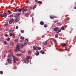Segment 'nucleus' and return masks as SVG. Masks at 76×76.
I'll list each match as a JSON object with an SVG mask.
<instances>
[{
	"label": "nucleus",
	"mask_w": 76,
	"mask_h": 76,
	"mask_svg": "<svg viewBox=\"0 0 76 76\" xmlns=\"http://www.w3.org/2000/svg\"><path fill=\"white\" fill-rule=\"evenodd\" d=\"M37 2L38 3H39V4H42V2L41 1H38Z\"/></svg>",
	"instance_id": "c85d7f7f"
},
{
	"label": "nucleus",
	"mask_w": 76,
	"mask_h": 76,
	"mask_svg": "<svg viewBox=\"0 0 76 76\" xmlns=\"http://www.w3.org/2000/svg\"><path fill=\"white\" fill-rule=\"evenodd\" d=\"M7 61L8 62V63L10 64L12 63V58L7 59Z\"/></svg>",
	"instance_id": "423d86ee"
},
{
	"label": "nucleus",
	"mask_w": 76,
	"mask_h": 76,
	"mask_svg": "<svg viewBox=\"0 0 76 76\" xmlns=\"http://www.w3.org/2000/svg\"><path fill=\"white\" fill-rule=\"evenodd\" d=\"M21 33H24V30H21Z\"/></svg>",
	"instance_id": "de8ad7c7"
},
{
	"label": "nucleus",
	"mask_w": 76,
	"mask_h": 76,
	"mask_svg": "<svg viewBox=\"0 0 76 76\" xmlns=\"http://www.w3.org/2000/svg\"><path fill=\"white\" fill-rule=\"evenodd\" d=\"M38 0H35L34 1L35 2H37L38 1Z\"/></svg>",
	"instance_id": "e2e57ef3"
},
{
	"label": "nucleus",
	"mask_w": 76,
	"mask_h": 76,
	"mask_svg": "<svg viewBox=\"0 0 76 76\" xmlns=\"http://www.w3.org/2000/svg\"><path fill=\"white\" fill-rule=\"evenodd\" d=\"M17 66H15V67H14V69H17Z\"/></svg>",
	"instance_id": "603ef678"
},
{
	"label": "nucleus",
	"mask_w": 76,
	"mask_h": 76,
	"mask_svg": "<svg viewBox=\"0 0 76 76\" xmlns=\"http://www.w3.org/2000/svg\"><path fill=\"white\" fill-rule=\"evenodd\" d=\"M21 52L22 53H25V50H21Z\"/></svg>",
	"instance_id": "f704fd0d"
},
{
	"label": "nucleus",
	"mask_w": 76,
	"mask_h": 76,
	"mask_svg": "<svg viewBox=\"0 0 76 76\" xmlns=\"http://www.w3.org/2000/svg\"><path fill=\"white\" fill-rule=\"evenodd\" d=\"M7 40L8 41H10V38H8L7 39Z\"/></svg>",
	"instance_id": "79ce46f5"
},
{
	"label": "nucleus",
	"mask_w": 76,
	"mask_h": 76,
	"mask_svg": "<svg viewBox=\"0 0 76 76\" xmlns=\"http://www.w3.org/2000/svg\"><path fill=\"white\" fill-rule=\"evenodd\" d=\"M61 45L63 47H64L66 46V43H61Z\"/></svg>",
	"instance_id": "0eeeda50"
},
{
	"label": "nucleus",
	"mask_w": 76,
	"mask_h": 76,
	"mask_svg": "<svg viewBox=\"0 0 76 76\" xmlns=\"http://www.w3.org/2000/svg\"><path fill=\"white\" fill-rule=\"evenodd\" d=\"M19 16L18 15V14H16V15L15 16V18H18Z\"/></svg>",
	"instance_id": "58836bf2"
},
{
	"label": "nucleus",
	"mask_w": 76,
	"mask_h": 76,
	"mask_svg": "<svg viewBox=\"0 0 76 76\" xmlns=\"http://www.w3.org/2000/svg\"><path fill=\"white\" fill-rule=\"evenodd\" d=\"M61 29L62 30H64V26L62 27L61 28Z\"/></svg>",
	"instance_id": "49530a36"
},
{
	"label": "nucleus",
	"mask_w": 76,
	"mask_h": 76,
	"mask_svg": "<svg viewBox=\"0 0 76 76\" xmlns=\"http://www.w3.org/2000/svg\"><path fill=\"white\" fill-rule=\"evenodd\" d=\"M21 14V13H18L17 14L18 15V16H20V14Z\"/></svg>",
	"instance_id": "ea45409f"
},
{
	"label": "nucleus",
	"mask_w": 76,
	"mask_h": 76,
	"mask_svg": "<svg viewBox=\"0 0 76 76\" xmlns=\"http://www.w3.org/2000/svg\"><path fill=\"white\" fill-rule=\"evenodd\" d=\"M61 31V29H60L57 32V33H59Z\"/></svg>",
	"instance_id": "8fccbe9b"
},
{
	"label": "nucleus",
	"mask_w": 76,
	"mask_h": 76,
	"mask_svg": "<svg viewBox=\"0 0 76 76\" xmlns=\"http://www.w3.org/2000/svg\"><path fill=\"white\" fill-rule=\"evenodd\" d=\"M0 73L1 74V75H3V71H0Z\"/></svg>",
	"instance_id": "a19ab883"
},
{
	"label": "nucleus",
	"mask_w": 76,
	"mask_h": 76,
	"mask_svg": "<svg viewBox=\"0 0 76 76\" xmlns=\"http://www.w3.org/2000/svg\"><path fill=\"white\" fill-rule=\"evenodd\" d=\"M37 53H35L36 56H39V52L37 51Z\"/></svg>",
	"instance_id": "412c9836"
},
{
	"label": "nucleus",
	"mask_w": 76,
	"mask_h": 76,
	"mask_svg": "<svg viewBox=\"0 0 76 76\" xmlns=\"http://www.w3.org/2000/svg\"><path fill=\"white\" fill-rule=\"evenodd\" d=\"M23 8L18 9V12H21V11H22V10H23Z\"/></svg>",
	"instance_id": "dca6fc26"
},
{
	"label": "nucleus",
	"mask_w": 76,
	"mask_h": 76,
	"mask_svg": "<svg viewBox=\"0 0 76 76\" xmlns=\"http://www.w3.org/2000/svg\"><path fill=\"white\" fill-rule=\"evenodd\" d=\"M9 25V24L8 23H6L4 25V26H8Z\"/></svg>",
	"instance_id": "a878e982"
},
{
	"label": "nucleus",
	"mask_w": 76,
	"mask_h": 76,
	"mask_svg": "<svg viewBox=\"0 0 76 76\" xmlns=\"http://www.w3.org/2000/svg\"><path fill=\"white\" fill-rule=\"evenodd\" d=\"M18 26H17L16 27V29H18Z\"/></svg>",
	"instance_id": "4d7b16f0"
},
{
	"label": "nucleus",
	"mask_w": 76,
	"mask_h": 76,
	"mask_svg": "<svg viewBox=\"0 0 76 76\" xmlns=\"http://www.w3.org/2000/svg\"><path fill=\"white\" fill-rule=\"evenodd\" d=\"M40 24L41 25H44V22L41 21L40 23Z\"/></svg>",
	"instance_id": "9b49d317"
},
{
	"label": "nucleus",
	"mask_w": 76,
	"mask_h": 76,
	"mask_svg": "<svg viewBox=\"0 0 76 76\" xmlns=\"http://www.w3.org/2000/svg\"><path fill=\"white\" fill-rule=\"evenodd\" d=\"M19 20H20V19L19 18H16L15 20V22H19Z\"/></svg>",
	"instance_id": "1a4fd4ad"
},
{
	"label": "nucleus",
	"mask_w": 76,
	"mask_h": 76,
	"mask_svg": "<svg viewBox=\"0 0 76 76\" xmlns=\"http://www.w3.org/2000/svg\"><path fill=\"white\" fill-rule=\"evenodd\" d=\"M13 63H16V59L15 58V56H13Z\"/></svg>",
	"instance_id": "6e6552de"
},
{
	"label": "nucleus",
	"mask_w": 76,
	"mask_h": 76,
	"mask_svg": "<svg viewBox=\"0 0 76 76\" xmlns=\"http://www.w3.org/2000/svg\"><path fill=\"white\" fill-rule=\"evenodd\" d=\"M65 51H67V49L66 48V49H65Z\"/></svg>",
	"instance_id": "69168bd1"
},
{
	"label": "nucleus",
	"mask_w": 76,
	"mask_h": 76,
	"mask_svg": "<svg viewBox=\"0 0 76 76\" xmlns=\"http://www.w3.org/2000/svg\"><path fill=\"white\" fill-rule=\"evenodd\" d=\"M23 61L24 62V63H28L29 62V60L27 59H23Z\"/></svg>",
	"instance_id": "20e7f679"
},
{
	"label": "nucleus",
	"mask_w": 76,
	"mask_h": 76,
	"mask_svg": "<svg viewBox=\"0 0 76 76\" xmlns=\"http://www.w3.org/2000/svg\"><path fill=\"white\" fill-rule=\"evenodd\" d=\"M15 60H16L17 61H19V59H18V58H16L15 57Z\"/></svg>",
	"instance_id": "c03bdc74"
},
{
	"label": "nucleus",
	"mask_w": 76,
	"mask_h": 76,
	"mask_svg": "<svg viewBox=\"0 0 76 76\" xmlns=\"http://www.w3.org/2000/svg\"><path fill=\"white\" fill-rule=\"evenodd\" d=\"M50 18L51 19H54V18H57V16H50Z\"/></svg>",
	"instance_id": "9d476101"
},
{
	"label": "nucleus",
	"mask_w": 76,
	"mask_h": 76,
	"mask_svg": "<svg viewBox=\"0 0 76 76\" xmlns=\"http://www.w3.org/2000/svg\"><path fill=\"white\" fill-rule=\"evenodd\" d=\"M8 57H9V58H10L11 57H12V56L10 55H9V56H8Z\"/></svg>",
	"instance_id": "3c124183"
},
{
	"label": "nucleus",
	"mask_w": 76,
	"mask_h": 76,
	"mask_svg": "<svg viewBox=\"0 0 76 76\" xmlns=\"http://www.w3.org/2000/svg\"><path fill=\"white\" fill-rule=\"evenodd\" d=\"M30 57L29 56H28L27 57V59L28 60H29V59H30Z\"/></svg>",
	"instance_id": "473e14b6"
},
{
	"label": "nucleus",
	"mask_w": 76,
	"mask_h": 76,
	"mask_svg": "<svg viewBox=\"0 0 76 76\" xmlns=\"http://www.w3.org/2000/svg\"><path fill=\"white\" fill-rule=\"evenodd\" d=\"M32 7L30 6L28 8V10H31L32 9Z\"/></svg>",
	"instance_id": "cd10ccee"
},
{
	"label": "nucleus",
	"mask_w": 76,
	"mask_h": 76,
	"mask_svg": "<svg viewBox=\"0 0 76 76\" xmlns=\"http://www.w3.org/2000/svg\"><path fill=\"white\" fill-rule=\"evenodd\" d=\"M5 57H6V55H4V58H5Z\"/></svg>",
	"instance_id": "338daca9"
},
{
	"label": "nucleus",
	"mask_w": 76,
	"mask_h": 76,
	"mask_svg": "<svg viewBox=\"0 0 76 76\" xmlns=\"http://www.w3.org/2000/svg\"><path fill=\"white\" fill-rule=\"evenodd\" d=\"M74 9H76V7H74Z\"/></svg>",
	"instance_id": "774afa93"
},
{
	"label": "nucleus",
	"mask_w": 76,
	"mask_h": 76,
	"mask_svg": "<svg viewBox=\"0 0 76 76\" xmlns=\"http://www.w3.org/2000/svg\"><path fill=\"white\" fill-rule=\"evenodd\" d=\"M24 45H25V46H26V45H27V42H25L24 43Z\"/></svg>",
	"instance_id": "37998d69"
},
{
	"label": "nucleus",
	"mask_w": 76,
	"mask_h": 76,
	"mask_svg": "<svg viewBox=\"0 0 76 76\" xmlns=\"http://www.w3.org/2000/svg\"><path fill=\"white\" fill-rule=\"evenodd\" d=\"M8 17L10 18H13V15L12 14L11 15H10Z\"/></svg>",
	"instance_id": "aec40b11"
},
{
	"label": "nucleus",
	"mask_w": 76,
	"mask_h": 76,
	"mask_svg": "<svg viewBox=\"0 0 76 76\" xmlns=\"http://www.w3.org/2000/svg\"><path fill=\"white\" fill-rule=\"evenodd\" d=\"M48 41V40H47V41H46L45 42V43H43V44L44 45H47V42Z\"/></svg>",
	"instance_id": "2eb2a0df"
},
{
	"label": "nucleus",
	"mask_w": 76,
	"mask_h": 76,
	"mask_svg": "<svg viewBox=\"0 0 76 76\" xmlns=\"http://www.w3.org/2000/svg\"><path fill=\"white\" fill-rule=\"evenodd\" d=\"M15 42H18V39H15Z\"/></svg>",
	"instance_id": "864d4df0"
},
{
	"label": "nucleus",
	"mask_w": 76,
	"mask_h": 76,
	"mask_svg": "<svg viewBox=\"0 0 76 76\" xmlns=\"http://www.w3.org/2000/svg\"><path fill=\"white\" fill-rule=\"evenodd\" d=\"M4 44L5 45H6V41H4Z\"/></svg>",
	"instance_id": "bf43d9fd"
},
{
	"label": "nucleus",
	"mask_w": 76,
	"mask_h": 76,
	"mask_svg": "<svg viewBox=\"0 0 76 76\" xmlns=\"http://www.w3.org/2000/svg\"><path fill=\"white\" fill-rule=\"evenodd\" d=\"M25 42H28V39H25Z\"/></svg>",
	"instance_id": "2f4dec72"
},
{
	"label": "nucleus",
	"mask_w": 76,
	"mask_h": 76,
	"mask_svg": "<svg viewBox=\"0 0 76 76\" xmlns=\"http://www.w3.org/2000/svg\"><path fill=\"white\" fill-rule=\"evenodd\" d=\"M12 51V49H10L8 51V52L9 53H11Z\"/></svg>",
	"instance_id": "e433bc0d"
},
{
	"label": "nucleus",
	"mask_w": 76,
	"mask_h": 76,
	"mask_svg": "<svg viewBox=\"0 0 76 76\" xmlns=\"http://www.w3.org/2000/svg\"><path fill=\"white\" fill-rule=\"evenodd\" d=\"M31 53H32V52L31 51H29L28 52V54H31Z\"/></svg>",
	"instance_id": "7c9ffc66"
},
{
	"label": "nucleus",
	"mask_w": 76,
	"mask_h": 76,
	"mask_svg": "<svg viewBox=\"0 0 76 76\" xmlns=\"http://www.w3.org/2000/svg\"><path fill=\"white\" fill-rule=\"evenodd\" d=\"M1 41H3L4 40V37H1Z\"/></svg>",
	"instance_id": "a211bd4d"
},
{
	"label": "nucleus",
	"mask_w": 76,
	"mask_h": 76,
	"mask_svg": "<svg viewBox=\"0 0 76 76\" xmlns=\"http://www.w3.org/2000/svg\"><path fill=\"white\" fill-rule=\"evenodd\" d=\"M29 3V0H27L26 1V3Z\"/></svg>",
	"instance_id": "5fc2aeb1"
},
{
	"label": "nucleus",
	"mask_w": 76,
	"mask_h": 76,
	"mask_svg": "<svg viewBox=\"0 0 76 76\" xmlns=\"http://www.w3.org/2000/svg\"><path fill=\"white\" fill-rule=\"evenodd\" d=\"M58 34H56V35H55V38H57V37H58Z\"/></svg>",
	"instance_id": "a18cd8bd"
},
{
	"label": "nucleus",
	"mask_w": 76,
	"mask_h": 76,
	"mask_svg": "<svg viewBox=\"0 0 76 76\" xmlns=\"http://www.w3.org/2000/svg\"><path fill=\"white\" fill-rule=\"evenodd\" d=\"M16 55L18 57H20L22 56V54L21 53H20V54L17 53L16 54Z\"/></svg>",
	"instance_id": "f8f14e48"
},
{
	"label": "nucleus",
	"mask_w": 76,
	"mask_h": 76,
	"mask_svg": "<svg viewBox=\"0 0 76 76\" xmlns=\"http://www.w3.org/2000/svg\"><path fill=\"white\" fill-rule=\"evenodd\" d=\"M20 39H21L23 40L24 39H25V38H24V37L22 36L20 37Z\"/></svg>",
	"instance_id": "b1692460"
},
{
	"label": "nucleus",
	"mask_w": 76,
	"mask_h": 76,
	"mask_svg": "<svg viewBox=\"0 0 76 76\" xmlns=\"http://www.w3.org/2000/svg\"><path fill=\"white\" fill-rule=\"evenodd\" d=\"M14 20H15L13 18L11 19L9 21V23L10 24H12V23L13 22H14Z\"/></svg>",
	"instance_id": "f03ea898"
},
{
	"label": "nucleus",
	"mask_w": 76,
	"mask_h": 76,
	"mask_svg": "<svg viewBox=\"0 0 76 76\" xmlns=\"http://www.w3.org/2000/svg\"><path fill=\"white\" fill-rule=\"evenodd\" d=\"M10 56H11L12 57H13V56H13V52H11L10 53Z\"/></svg>",
	"instance_id": "393cba45"
},
{
	"label": "nucleus",
	"mask_w": 76,
	"mask_h": 76,
	"mask_svg": "<svg viewBox=\"0 0 76 76\" xmlns=\"http://www.w3.org/2000/svg\"><path fill=\"white\" fill-rule=\"evenodd\" d=\"M28 10V9H23V10L22 12H26V11H27Z\"/></svg>",
	"instance_id": "f3484780"
},
{
	"label": "nucleus",
	"mask_w": 76,
	"mask_h": 76,
	"mask_svg": "<svg viewBox=\"0 0 76 76\" xmlns=\"http://www.w3.org/2000/svg\"><path fill=\"white\" fill-rule=\"evenodd\" d=\"M58 24L59 26H60V25H61V24L59 23H58Z\"/></svg>",
	"instance_id": "6e6d98bb"
},
{
	"label": "nucleus",
	"mask_w": 76,
	"mask_h": 76,
	"mask_svg": "<svg viewBox=\"0 0 76 76\" xmlns=\"http://www.w3.org/2000/svg\"><path fill=\"white\" fill-rule=\"evenodd\" d=\"M15 11L16 12H19V9H15Z\"/></svg>",
	"instance_id": "c9c22d12"
},
{
	"label": "nucleus",
	"mask_w": 76,
	"mask_h": 76,
	"mask_svg": "<svg viewBox=\"0 0 76 76\" xmlns=\"http://www.w3.org/2000/svg\"><path fill=\"white\" fill-rule=\"evenodd\" d=\"M59 28L58 27L55 28H54V31H56L57 33V32H58Z\"/></svg>",
	"instance_id": "39448f33"
},
{
	"label": "nucleus",
	"mask_w": 76,
	"mask_h": 76,
	"mask_svg": "<svg viewBox=\"0 0 76 76\" xmlns=\"http://www.w3.org/2000/svg\"><path fill=\"white\" fill-rule=\"evenodd\" d=\"M58 51H60V52H61V51H62V52H63V50H59Z\"/></svg>",
	"instance_id": "13d9d810"
},
{
	"label": "nucleus",
	"mask_w": 76,
	"mask_h": 76,
	"mask_svg": "<svg viewBox=\"0 0 76 76\" xmlns=\"http://www.w3.org/2000/svg\"><path fill=\"white\" fill-rule=\"evenodd\" d=\"M20 45L21 48H23L24 47V45L23 44H21L20 45V44H18L16 45V48L14 50L15 53H17V51H20V48H19V46Z\"/></svg>",
	"instance_id": "f257e3e1"
},
{
	"label": "nucleus",
	"mask_w": 76,
	"mask_h": 76,
	"mask_svg": "<svg viewBox=\"0 0 76 76\" xmlns=\"http://www.w3.org/2000/svg\"><path fill=\"white\" fill-rule=\"evenodd\" d=\"M54 42H57V41L56 40V39H55Z\"/></svg>",
	"instance_id": "680f3d73"
},
{
	"label": "nucleus",
	"mask_w": 76,
	"mask_h": 76,
	"mask_svg": "<svg viewBox=\"0 0 76 76\" xmlns=\"http://www.w3.org/2000/svg\"><path fill=\"white\" fill-rule=\"evenodd\" d=\"M8 13L9 14H12V12H11V11L9 10L8 11Z\"/></svg>",
	"instance_id": "5701e85b"
},
{
	"label": "nucleus",
	"mask_w": 76,
	"mask_h": 76,
	"mask_svg": "<svg viewBox=\"0 0 76 76\" xmlns=\"http://www.w3.org/2000/svg\"><path fill=\"white\" fill-rule=\"evenodd\" d=\"M37 49H38V50H41V48L38 47H37Z\"/></svg>",
	"instance_id": "c756f323"
},
{
	"label": "nucleus",
	"mask_w": 76,
	"mask_h": 76,
	"mask_svg": "<svg viewBox=\"0 0 76 76\" xmlns=\"http://www.w3.org/2000/svg\"><path fill=\"white\" fill-rule=\"evenodd\" d=\"M58 22V20L55 21V23H56L57 22Z\"/></svg>",
	"instance_id": "09e8293b"
},
{
	"label": "nucleus",
	"mask_w": 76,
	"mask_h": 76,
	"mask_svg": "<svg viewBox=\"0 0 76 76\" xmlns=\"http://www.w3.org/2000/svg\"><path fill=\"white\" fill-rule=\"evenodd\" d=\"M7 16L6 13H4L3 14L1 15V16L2 18H4V17H7Z\"/></svg>",
	"instance_id": "7ed1b4c3"
},
{
	"label": "nucleus",
	"mask_w": 76,
	"mask_h": 76,
	"mask_svg": "<svg viewBox=\"0 0 76 76\" xmlns=\"http://www.w3.org/2000/svg\"><path fill=\"white\" fill-rule=\"evenodd\" d=\"M33 49L34 50V51H35L37 50V47L35 46H34L33 47Z\"/></svg>",
	"instance_id": "ddd939ff"
},
{
	"label": "nucleus",
	"mask_w": 76,
	"mask_h": 76,
	"mask_svg": "<svg viewBox=\"0 0 76 76\" xmlns=\"http://www.w3.org/2000/svg\"><path fill=\"white\" fill-rule=\"evenodd\" d=\"M47 24L44 25V28H47Z\"/></svg>",
	"instance_id": "4c0bfd02"
},
{
	"label": "nucleus",
	"mask_w": 76,
	"mask_h": 76,
	"mask_svg": "<svg viewBox=\"0 0 76 76\" xmlns=\"http://www.w3.org/2000/svg\"><path fill=\"white\" fill-rule=\"evenodd\" d=\"M5 36V37H8V35H7V34H6Z\"/></svg>",
	"instance_id": "052dcab7"
},
{
	"label": "nucleus",
	"mask_w": 76,
	"mask_h": 76,
	"mask_svg": "<svg viewBox=\"0 0 76 76\" xmlns=\"http://www.w3.org/2000/svg\"><path fill=\"white\" fill-rule=\"evenodd\" d=\"M36 7H37V4L34 5L33 7V10H34V9L36 8Z\"/></svg>",
	"instance_id": "6ab92c4d"
},
{
	"label": "nucleus",
	"mask_w": 76,
	"mask_h": 76,
	"mask_svg": "<svg viewBox=\"0 0 76 76\" xmlns=\"http://www.w3.org/2000/svg\"><path fill=\"white\" fill-rule=\"evenodd\" d=\"M10 44L12 45H13V42H10Z\"/></svg>",
	"instance_id": "72a5a7b5"
},
{
	"label": "nucleus",
	"mask_w": 76,
	"mask_h": 76,
	"mask_svg": "<svg viewBox=\"0 0 76 76\" xmlns=\"http://www.w3.org/2000/svg\"><path fill=\"white\" fill-rule=\"evenodd\" d=\"M40 53H41L42 54H45V52L44 51H42V50L40 51Z\"/></svg>",
	"instance_id": "4be33fe9"
},
{
	"label": "nucleus",
	"mask_w": 76,
	"mask_h": 76,
	"mask_svg": "<svg viewBox=\"0 0 76 76\" xmlns=\"http://www.w3.org/2000/svg\"><path fill=\"white\" fill-rule=\"evenodd\" d=\"M29 15L28 13H25V16H26V17H28V16Z\"/></svg>",
	"instance_id": "bb28decb"
},
{
	"label": "nucleus",
	"mask_w": 76,
	"mask_h": 76,
	"mask_svg": "<svg viewBox=\"0 0 76 76\" xmlns=\"http://www.w3.org/2000/svg\"><path fill=\"white\" fill-rule=\"evenodd\" d=\"M51 44H52V45H53V43L52 42H50Z\"/></svg>",
	"instance_id": "0e129e2a"
},
{
	"label": "nucleus",
	"mask_w": 76,
	"mask_h": 76,
	"mask_svg": "<svg viewBox=\"0 0 76 76\" xmlns=\"http://www.w3.org/2000/svg\"><path fill=\"white\" fill-rule=\"evenodd\" d=\"M9 35H10V37H12V36H14L15 35V34L14 33H10L9 34Z\"/></svg>",
	"instance_id": "4468645a"
}]
</instances>
